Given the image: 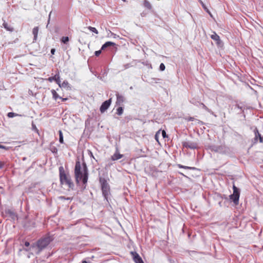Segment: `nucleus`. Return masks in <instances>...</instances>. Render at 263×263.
<instances>
[{
	"mask_svg": "<svg viewBox=\"0 0 263 263\" xmlns=\"http://www.w3.org/2000/svg\"><path fill=\"white\" fill-rule=\"evenodd\" d=\"M76 182L77 184H79L81 181L83 183V189H85L88 179V170L86 164L84 162L82 166L79 161L76 162L74 170Z\"/></svg>",
	"mask_w": 263,
	"mask_h": 263,
	"instance_id": "1",
	"label": "nucleus"
},
{
	"mask_svg": "<svg viewBox=\"0 0 263 263\" xmlns=\"http://www.w3.org/2000/svg\"><path fill=\"white\" fill-rule=\"evenodd\" d=\"M52 240V238L49 236H46L41 238L35 243L31 245V247L35 249L36 254H39L41 252L46 248Z\"/></svg>",
	"mask_w": 263,
	"mask_h": 263,
	"instance_id": "2",
	"label": "nucleus"
},
{
	"mask_svg": "<svg viewBox=\"0 0 263 263\" xmlns=\"http://www.w3.org/2000/svg\"><path fill=\"white\" fill-rule=\"evenodd\" d=\"M59 171L61 183L62 184H66L69 188L73 189L74 187V184L72 181L69 175H66L65 173L63 167L62 166L60 167Z\"/></svg>",
	"mask_w": 263,
	"mask_h": 263,
	"instance_id": "3",
	"label": "nucleus"
},
{
	"mask_svg": "<svg viewBox=\"0 0 263 263\" xmlns=\"http://www.w3.org/2000/svg\"><path fill=\"white\" fill-rule=\"evenodd\" d=\"M99 182L101 185V190L102 194L105 199L107 200L108 197L110 194V187L108 185L107 180L102 177H100Z\"/></svg>",
	"mask_w": 263,
	"mask_h": 263,
	"instance_id": "4",
	"label": "nucleus"
},
{
	"mask_svg": "<svg viewBox=\"0 0 263 263\" xmlns=\"http://www.w3.org/2000/svg\"><path fill=\"white\" fill-rule=\"evenodd\" d=\"M209 149L212 152L220 154H224L228 152V148L224 145H210L208 147Z\"/></svg>",
	"mask_w": 263,
	"mask_h": 263,
	"instance_id": "5",
	"label": "nucleus"
},
{
	"mask_svg": "<svg viewBox=\"0 0 263 263\" xmlns=\"http://www.w3.org/2000/svg\"><path fill=\"white\" fill-rule=\"evenodd\" d=\"M233 193L230 196V199L233 201L235 205H237L239 202L240 193L239 189L235 185L233 186Z\"/></svg>",
	"mask_w": 263,
	"mask_h": 263,
	"instance_id": "6",
	"label": "nucleus"
},
{
	"mask_svg": "<svg viewBox=\"0 0 263 263\" xmlns=\"http://www.w3.org/2000/svg\"><path fill=\"white\" fill-rule=\"evenodd\" d=\"M111 98L104 102L100 108V110L101 113H104L110 106L111 103Z\"/></svg>",
	"mask_w": 263,
	"mask_h": 263,
	"instance_id": "7",
	"label": "nucleus"
},
{
	"mask_svg": "<svg viewBox=\"0 0 263 263\" xmlns=\"http://www.w3.org/2000/svg\"><path fill=\"white\" fill-rule=\"evenodd\" d=\"M182 145L183 147L190 149H196L198 148V144L196 142L185 141L182 142Z\"/></svg>",
	"mask_w": 263,
	"mask_h": 263,
	"instance_id": "8",
	"label": "nucleus"
},
{
	"mask_svg": "<svg viewBox=\"0 0 263 263\" xmlns=\"http://www.w3.org/2000/svg\"><path fill=\"white\" fill-rule=\"evenodd\" d=\"M254 133L255 134V137L254 138V143H256L258 142V140L260 143L263 142V138L259 134L257 127H255L254 128Z\"/></svg>",
	"mask_w": 263,
	"mask_h": 263,
	"instance_id": "9",
	"label": "nucleus"
},
{
	"mask_svg": "<svg viewBox=\"0 0 263 263\" xmlns=\"http://www.w3.org/2000/svg\"><path fill=\"white\" fill-rule=\"evenodd\" d=\"M130 253L133 256V260L135 263H144L141 257L136 252H131Z\"/></svg>",
	"mask_w": 263,
	"mask_h": 263,
	"instance_id": "10",
	"label": "nucleus"
},
{
	"mask_svg": "<svg viewBox=\"0 0 263 263\" xmlns=\"http://www.w3.org/2000/svg\"><path fill=\"white\" fill-rule=\"evenodd\" d=\"M117 100L116 104L117 105L121 106L123 105V102L125 101V98L124 96L120 95L118 92L116 93Z\"/></svg>",
	"mask_w": 263,
	"mask_h": 263,
	"instance_id": "11",
	"label": "nucleus"
},
{
	"mask_svg": "<svg viewBox=\"0 0 263 263\" xmlns=\"http://www.w3.org/2000/svg\"><path fill=\"white\" fill-rule=\"evenodd\" d=\"M48 81H49L50 82H52L53 81H54L59 85V86H61L60 77L59 72L54 76L49 77L48 79Z\"/></svg>",
	"mask_w": 263,
	"mask_h": 263,
	"instance_id": "12",
	"label": "nucleus"
},
{
	"mask_svg": "<svg viewBox=\"0 0 263 263\" xmlns=\"http://www.w3.org/2000/svg\"><path fill=\"white\" fill-rule=\"evenodd\" d=\"M211 37L212 40L216 41V44L218 45H220L221 44V41L220 39V37L215 32H213V34L211 35Z\"/></svg>",
	"mask_w": 263,
	"mask_h": 263,
	"instance_id": "13",
	"label": "nucleus"
},
{
	"mask_svg": "<svg viewBox=\"0 0 263 263\" xmlns=\"http://www.w3.org/2000/svg\"><path fill=\"white\" fill-rule=\"evenodd\" d=\"M123 155L119 154V151L117 149L116 153L111 157V159L112 161H116L122 158Z\"/></svg>",
	"mask_w": 263,
	"mask_h": 263,
	"instance_id": "14",
	"label": "nucleus"
},
{
	"mask_svg": "<svg viewBox=\"0 0 263 263\" xmlns=\"http://www.w3.org/2000/svg\"><path fill=\"white\" fill-rule=\"evenodd\" d=\"M116 44L112 42H107L104 44H103L101 47V50H105L106 48L111 47L115 46Z\"/></svg>",
	"mask_w": 263,
	"mask_h": 263,
	"instance_id": "15",
	"label": "nucleus"
},
{
	"mask_svg": "<svg viewBox=\"0 0 263 263\" xmlns=\"http://www.w3.org/2000/svg\"><path fill=\"white\" fill-rule=\"evenodd\" d=\"M3 26L4 28L8 31L13 32L14 31V28L10 25H9L7 23H6L5 21L3 24Z\"/></svg>",
	"mask_w": 263,
	"mask_h": 263,
	"instance_id": "16",
	"label": "nucleus"
},
{
	"mask_svg": "<svg viewBox=\"0 0 263 263\" xmlns=\"http://www.w3.org/2000/svg\"><path fill=\"white\" fill-rule=\"evenodd\" d=\"M39 27H35L32 29V34L33 35V42L36 41L37 34L39 32Z\"/></svg>",
	"mask_w": 263,
	"mask_h": 263,
	"instance_id": "17",
	"label": "nucleus"
},
{
	"mask_svg": "<svg viewBox=\"0 0 263 263\" xmlns=\"http://www.w3.org/2000/svg\"><path fill=\"white\" fill-rule=\"evenodd\" d=\"M184 119L187 121H196L198 124H203V122L201 121H200L199 120H198V119H196L194 117H185L184 118Z\"/></svg>",
	"mask_w": 263,
	"mask_h": 263,
	"instance_id": "18",
	"label": "nucleus"
},
{
	"mask_svg": "<svg viewBox=\"0 0 263 263\" xmlns=\"http://www.w3.org/2000/svg\"><path fill=\"white\" fill-rule=\"evenodd\" d=\"M143 5L145 8L148 10H151L152 8V5L147 0H144Z\"/></svg>",
	"mask_w": 263,
	"mask_h": 263,
	"instance_id": "19",
	"label": "nucleus"
},
{
	"mask_svg": "<svg viewBox=\"0 0 263 263\" xmlns=\"http://www.w3.org/2000/svg\"><path fill=\"white\" fill-rule=\"evenodd\" d=\"M6 213L9 214V216L14 220L17 218L16 214L10 210H8L7 211H6Z\"/></svg>",
	"mask_w": 263,
	"mask_h": 263,
	"instance_id": "20",
	"label": "nucleus"
},
{
	"mask_svg": "<svg viewBox=\"0 0 263 263\" xmlns=\"http://www.w3.org/2000/svg\"><path fill=\"white\" fill-rule=\"evenodd\" d=\"M51 91L52 95L53 96V98L54 100H56L58 98H60V99L61 98V97L59 96V95L57 93V92H56V91L55 90L52 89Z\"/></svg>",
	"mask_w": 263,
	"mask_h": 263,
	"instance_id": "21",
	"label": "nucleus"
},
{
	"mask_svg": "<svg viewBox=\"0 0 263 263\" xmlns=\"http://www.w3.org/2000/svg\"><path fill=\"white\" fill-rule=\"evenodd\" d=\"M178 166L179 168H183L187 169V170H197V168L195 167H190V166H184V165H182L180 164H178Z\"/></svg>",
	"mask_w": 263,
	"mask_h": 263,
	"instance_id": "22",
	"label": "nucleus"
},
{
	"mask_svg": "<svg viewBox=\"0 0 263 263\" xmlns=\"http://www.w3.org/2000/svg\"><path fill=\"white\" fill-rule=\"evenodd\" d=\"M24 246L27 248H24L23 250L26 252H28L30 250V248H31V247H30V248H28L30 246V243L28 241H25L24 243Z\"/></svg>",
	"mask_w": 263,
	"mask_h": 263,
	"instance_id": "23",
	"label": "nucleus"
},
{
	"mask_svg": "<svg viewBox=\"0 0 263 263\" xmlns=\"http://www.w3.org/2000/svg\"><path fill=\"white\" fill-rule=\"evenodd\" d=\"M200 4L202 5V7L204 8V9L212 16V14L209 9L206 7L205 5L204 4V3L202 2V1L199 0Z\"/></svg>",
	"mask_w": 263,
	"mask_h": 263,
	"instance_id": "24",
	"label": "nucleus"
},
{
	"mask_svg": "<svg viewBox=\"0 0 263 263\" xmlns=\"http://www.w3.org/2000/svg\"><path fill=\"white\" fill-rule=\"evenodd\" d=\"M123 109L122 106H120L117 109L116 113L119 116H121L123 114Z\"/></svg>",
	"mask_w": 263,
	"mask_h": 263,
	"instance_id": "25",
	"label": "nucleus"
},
{
	"mask_svg": "<svg viewBox=\"0 0 263 263\" xmlns=\"http://www.w3.org/2000/svg\"><path fill=\"white\" fill-rule=\"evenodd\" d=\"M61 40L64 44H67L69 42V39L68 36H63Z\"/></svg>",
	"mask_w": 263,
	"mask_h": 263,
	"instance_id": "26",
	"label": "nucleus"
},
{
	"mask_svg": "<svg viewBox=\"0 0 263 263\" xmlns=\"http://www.w3.org/2000/svg\"><path fill=\"white\" fill-rule=\"evenodd\" d=\"M59 141L61 143H64L63 134L61 130H59Z\"/></svg>",
	"mask_w": 263,
	"mask_h": 263,
	"instance_id": "27",
	"label": "nucleus"
},
{
	"mask_svg": "<svg viewBox=\"0 0 263 263\" xmlns=\"http://www.w3.org/2000/svg\"><path fill=\"white\" fill-rule=\"evenodd\" d=\"M88 29L92 31V32H94L96 34H98V30H97V29L95 27H91V26H89L88 27Z\"/></svg>",
	"mask_w": 263,
	"mask_h": 263,
	"instance_id": "28",
	"label": "nucleus"
},
{
	"mask_svg": "<svg viewBox=\"0 0 263 263\" xmlns=\"http://www.w3.org/2000/svg\"><path fill=\"white\" fill-rule=\"evenodd\" d=\"M160 133H161V131L160 130H158L155 134V140L158 142H159V136H160Z\"/></svg>",
	"mask_w": 263,
	"mask_h": 263,
	"instance_id": "29",
	"label": "nucleus"
},
{
	"mask_svg": "<svg viewBox=\"0 0 263 263\" xmlns=\"http://www.w3.org/2000/svg\"><path fill=\"white\" fill-rule=\"evenodd\" d=\"M69 85V83L67 81H64L63 82V83L61 84V87H66L67 86H68Z\"/></svg>",
	"mask_w": 263,
	"mask_h": 263,
	"instance_id": "30",
	"label": "nucleus"
},
{
	"mask_svg": "<svg viewBox=\"0 0 263 263\" xmlns=\"http://www.w3.org/2000/svg\"><path fill=\"white\" fill-rule=\"evenodd\" d=\"M18 116V115L15 114V113L12 112H10L7 115V116L9 118H13V117H14L15 116Z\"/></svg>",
	"mask_w": 263,
	"mask_h": 263,
	"instance_id": "31",
	"label": "nucleus"
},
{
	"mask_svg": "<svg viewBox=\"0 0 263 263\" xmlns=\"http://www.w3.org/2000/svg\"><path fill=\"white\" fill-rule=\"evenodd\" d=\"M32 128L33 130L36 132V133H39V130L36 126V125L34 124L33 122H32Z\"/></svg>",
	"mask_w": 263,
	"mask_h": 263,
	"instance_id": "32",
	"label": "nucleus"
},
{
	"mask_svg": "<svg viewBox=\"0 0 263 263\" xmlns=\"http://www.w3.org/2000/svg\"><path fill=\"white\" fill-rule=\"evenodd\" d=\"M165 69V66L163 63H161L160 65L159 69L161 71H164Z\"/></svg>",
	"mask_w": 263,
	"mask_h": 263,
	"instance_id": "33",
	"label": "nucleus"
},
{
	"mask_svg": "<svg viewBox=\"0 0 263 263\" xmlns=\"http://www.w3.org/2000/svg\"><path fill=\"white\" fill-rule=\"evenodd\" d=\"M102 50H101H101H98V51H95V55H96V56H97V57L99 56V55H100V54H101V51H102Z\"/></svg>",
	"mask_w": 263,
	"mask_h": 263,
	"instance_id": "34",
	"label": "nucleus"
},
{
	"mask_svg": "<svg viewBox=\"0 0 263 263\" xmlns=\"http://www.w3.org/2000/svg\"><path fill=\"white\" fill-rule=\"evenodd\" d=\"M59 198H60L61 199H66V200H71L72 199V198H71V197L65 198L64 196H60L59 197Z\"/></svg>",
	"mask_w": 263,
	"mask_h": 263,
	"instance_id": "35",
	"label": "nucleus"
},
{
	"mask_svg": "<svg viewBox=\"0 0 263 263\" xmlns=\"http://www.w3.org/2000/svg\"><path fill=\"white\" fill-rule=\"evenodd\" d=\"M200 105L202 106V107L203 109H204L205 110H209L208 108L203 103H201Z\"/></svg>",
	"mask_w": 263,
	"mask_h": 263,
	"instance_id": "36",
	"label": "nucleus"
},
{
	"mask_svg": "<svg viewBox=\"0 0 263 263\" xmlns=\"http://www.w3.org/2000/svg\"><path fill=\"white\" fill-rule=\"evenodd\" d=\"M161 134H162V137H163L164 138H165V137H167L166 133V132H165V130H162V132H161Z\"/></svg>",
	"mask_w": 263,
	"mask_h": 263,
	"instance_id": "37",
	"label": "nucleus"
},
{
	"mask_svg": "<svg viewBox=\"0 0 263 263\" xmlns=\"http://www.w3.org/2000/svg\"><path fill=\"white\" fill-rule=\"evenodd\" d=\"M51 151L52 153H57V152H58V149L57 148H55V147H53V148H52L51 149Z\"/></svg>",
	"mask_w": 263,
	"mask_h": 263,
	"instance_id": "38",
	"label": "nucleus"
},
{
	"mask_svg": "<svg viewBox=\"0 0 263 263\" xmlns=\"http://www.w3.org/2000/svg\"><path fill=\"white\" fill-rule=\"evenodd\" d=\"M0 148H2V149H8L7 147H6L5 146H4L1 144H0Z\"/></svg>",
	"mask_w": 263,
	"mask_h": 263,
	"instance_id": "39",
	"label": "nucleus"
},
{
	"mask_svg": "<svg viewBox=\"0 0 263 263\" xmlns=\"http://www.w3.org/2000/svg\"><path fill=\"white\" fill-rule=\"evenodd\" d=\"M5 163L3 162H0V168H3Z\"/></svg>",
	"mask_w": 263,
	"mask_h": 263,
	"instance_id": "40",
	"label": "nucleus"
},
{
	"mask_svg": "<svg viewBox=\"0 0 263 263\" xmlns=\"http://www.w3.org/2000/svg\"><path fill=\"white\" fill-rule=\"evenodd\" d=\"M155 82H157L158 81H160L161 79H159V78H153L152 79Z\"/></svg>",
	"mask_w": 263,
	"mask_h": 263,
	"instance_id": "41",
	"label": "nucleus"
},
{
	"mask_svg": "<svg viewBox=\"0 0 263 263\" xmlns=\"http://www.w3.org/2000/svg\"><path fill=\"white\" fill-rule=\"evenodd\" d=\"M55 49L52 48V49H51V53L52 54H54V53H55Z\"/></svg>",
	"mask_w": 263,
	"mask_h": 263,
	"instance_id": "42",
	"label": "nucleus"
},
{
	"mask_svg": "<svg viewBox=\"0 0 263 263\" xmlns=\"http://www.w3.org/2000/svg\"><path fill=\"white\" fill-rule=\"evenodd\" d=\"M51 12H50V13L49 15V18H48V24H49V23L50 18V15H51ZM48 24H47V27H48Z\"/></svg>",
	"mask_w": 263,
	"mask_h": 263,
	"instance_id": "43",
	"label": "nucleus"
},
{
	"mask_svg": "<svg viewBox=\"0 0 263 263\" xmlns=\"http://www.w3.org/2000/svg\"><path fill=\"white\" fill-rule=\"evenodd\" d=\"M60 99L62 100V101H66L67 100V98H62V97Z\"/></svg>",
	"mask_w": 263,
	"mask_h": 263,
	"instance_id": "44",
	"label": "nucleus"
},
{
	"mask_svg": "<svg viewBox=\"0 0 263 263\" xmlns=\"http://www.w3.org/2000/svg\"><path fill=\"white\" fill-rule=\"evenodd\" d=\"M90 156H91V157H93V158H94V157H93V155H92V153H91V152H90Z\"/></svg>",
	"mask_w": 263,
	"mask_h": 263,
	"instance_id": "45",
	"label": "nucleus"
},
{
	"mask_svg": "<svg viewBox=\"0 0 263 263\" xmlns=\"http://www.w3.org/2000/svg\"><path fill=\"white\" fill-rule=\"evenodd\" d=\"M82 263H87V262L85 260H83Z\"/></svg>",
	"mask_w": 263,
	"mask_h": 263,
	"instance_id": "46",
	"label": "nucleus"
},
{
	"mask_svg": "<svg viewBox=\"0 0 263 263\" xmlns=\"http://www.w3.org/2000/svg\"><path fill=\"white\" fill-rule=\"evenodd\" d=\"M236 106H237L238 108H239V105H238V104H237V105H236Z\"/></svg>",
	"mask_w": 263,
	"mask_h": 263,
	"instance_id": "47",
	"label": "nucleus"
}]
</instances>
